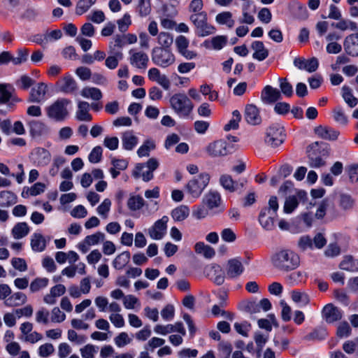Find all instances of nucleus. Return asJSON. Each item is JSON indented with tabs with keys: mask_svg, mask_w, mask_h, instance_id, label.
Masks as SVG:
<instances>
[{
	"mask_svg": "<svg viewBox=\"0 0 358 358\" xmlns=\"http://www.w3.org/2000/svg\"><path fill=\"white\" fill-rule=\"evenodd\" d=\"M272 264L281 271H289L296 268L300 264L299 256L290 250H282L272 257Z\"/></svg>",
	"mask_w": 358,
	"mask_h": 358,
	"instance_id": "obj_1",
	"label": "nucleus"
},
{
	"mask_svg": "<svg viewBox=\"0 0 358 358\" xmlns=\"http://www.w3.org/2000/svg\"><path fill=\"white\" fill-rule=\"evenodd\" d=\"M329 145L323 142H314L307 148L309 166L312 168H320L326 164L324 158L329 155Z\"/></svg>",
	"mask_w": 358,
	"mask_h": 358,
	"instance_id": "obj_2",
	"label": "nucleus"
},
{
	"mask_svg": "<svg viewBox=\"0 0 358 358\" xmlns=\"http://www.w3.org/2000/svg\"><path fill=\"white\" fill-rule=\"evenodd\" d=\"M279 208L278 198L271 196L268 200V206L263 208L259 215V222L266 230L271 231L275 227V218Z\"/></svg>",
	"mask_w": 358,
	"mask_h": 358,
	"instance_id": "obj_3",
	"label": "nucleus"
},
{
	"mask_svg": "<svg viewBox=\"0 0 358 358\" xmlns=\"http://www.w3.org/2000/svg\"><path fill=\"white\" fill-rule=\"evenodd\" d=\"M171 108L182 118H188L192 114L194 104L185 93H176L169 99Z\"/></svg>",
	"mask_w": 358,
	"mask_h": 358,
	"instance_id": "obj_4",
	"label": "nucleus"
},
{
	"mask_svg": "<svg viewBox=\"0 0 358 358\" xmlns=\"http://www.w3.org/2000/svg\"><path fill=\"white\" fill-rule=\"evenodd\" d=\"M210 178L208 173H201L188 181L185 185V190L192 198L197 199L208 186Z\"/></svg>",
	"mask_w": 358,
	"mask_h": 358,
	"instance_id": "obj_5",
	"label": "nucleus"
},
{
	"mask_svg": "<svg viewBox=\"0 0 358 358\" xmlns=\"http://www.w3.org/2000/svg\"><path fill=\"white\" fill-rule=\"evenodd\" d=\"M70 103L71 101L68 99H58L45 108L48 117L56 122L64 121L69 115L67 106Z\"/></svg>",
	"mask_w": 358,
	"mask_h": 358,
	"instance_id": "obj_6",
	"label": "nucleus"
},
{
	"mask_svg": "<svg viewBox=\"0 0 358 358\" xmlns=\"http://www.w3.org/2000/svg\"><path fill=\"white\" fill-rule=\"evenodd\" d=\"M159 166V162L155 158H150L146 163L136 164L132 176L135 178H142L143 181L148 182L153 178V171Z\"/></svg>",
	"mask_w": 358,
	"mask_h": 358,
	"instance_id": "obj_7",
	"label": "nucleus"
},
{
	"mask_svg": "<svg viewBox=\"0 0 358 358\" xmlns=\"http://www.w3.org/2000/svg\"><path fill=\"white\" fill-rule=\"evenodd\" d=\"M285 138L284 127L278 123L271 124L266 129L265 143L275 148L281 145Z\"/></svg>",
	"mask_w": 358,
	"mask_h": 358,
	"instance_id": "obj_8",
	"label": "nucleus"
},
{
	"mask_svg": "<svg viewBox=\"0 0 358 358\" xmlns=\"http://www.w3.org/2000/svg\"><path fill=\"white\" fill-rule=\"evenodd\" d=\"M152 62L162 67H167L175 62V57L169 49L156 47L152 52Z\"/></svg>",
	"mask_w": 358,
	"mask_h": 358,
	"instance_id": "obj_9",
	"label": "nucleus"
},
{
	"mask_svg": "<svg viewBox=\"0 0 358 358\" xmlns=\"http://www.w3.org/2000/svg\"><path fill=\"white\" fill-rule=\"evenodd\" d=\"M308 200L307 192L302 189H298L294 195H289L285 198L283 211L286 214L293 213L298 207L299 203H305Z\"/></svg>",
	"mask_w": 358,
	"mask_h": 358,
	"instance_id": "obj_10",
	"label": "nucleus"
},
{
	"mask_svg": "<svg viewBox=\"0 0 358 358\" xmlns=\"http://www.w3.org/2000/svg\"><path fill=\"white\" fill-rule=\"evenodd\" d=\"M56 90L66 94H75L78 91V84L71 74H66L57 80Z\"/></svg>",
	"mask_w": 358,
	"mask_h": 358,
	"instance_id": "obj_11",
	"label": "nucleus"
},
{
	"mask_svg": "<svg viewBox=\"0 0 358 358\" xmlns=\"http://www.w3.org/2000/svg\"><path fill=\"white\" fill-rule=\"evenodd\" d=\"M206 152L210 157H220L229 154L230 148L224 140H217L209 143L206 148Z\"/></svg>",
	"mask_w": 358,
	"mask_h": 358,
	"instance_id": "obj_12",
	"label": "nucleus"
},
{
	"mask_svg": "<svg viewBox=\"0 0 358 358\" xmlns=\"http://www.w3.org/2000/svg\"><path fill=\"white\" fill-rule=\"evenodd\" d=\"M168 222L169 217L166 215L157 220L148 229V234L150 238L155 240L162 239L166 233Z\"/></svg>",
	"mask_w": 358,
	"mask_h": 358,
	"instance_id": "obj_13",
	"label": "nucleus"
},
{
	"mask_svg": "<svg viewBox=\"0 0 358 358\" xmlns=\"http://www.w3.org/2000/svg\"><path fill=\"white\" fill-rule=\"evenodd\" d=\"M129 63L131 66L140 69H145L149 62L148 56L142 51H136L134 49L129 50Z\"/></svg>",
	"mask_w": 358,
	"mask_h": 358,
	"instance_id": "obj_14",
	"label": "nucleus"
},
{
	"mask_svg": "<svg viewBox=\"0 0 358 358\" xmlns=\"http://www.w3.org/2000/svg\"><path fill=\"white\" fill-rule=\"evenodd\" d=\"M220 182L221 185L230 192L237 191L244 187L247 180L245 179L241 180L239 182L234 181L231 176L224 174L220 176Z\"/></svg>",
	"mask_w": 358,
	"mask_h": 358,
	"instance_id": "obj_15",
	"label": "nucleus"
},
{
	"mask_svg": "<svg viewBox=\"0 0 358 358\" xmlns=\"http://www.w3.org/2000/svg\"><path fill=\"white\" fill-rule=\"evenodd\" d=\"M244 271V267L240 259L237 258L229 259L227 265V276L229 278H236L240 276Z\"/></svg>",
	"mask_w": 358,
	"mask_h": 358,
	"instance_id": "obj_16",
	"label": "nucleus"
},
{
	"mask_svg": "<svg viewBox=\"0 0 358 358\" xmlns=\"http://www.w3.org/2000/svg\"><path fill=\"white\" fill-rule=\"evenodd\" d=\"M294 64L299 69H304L309 73H313L318 69L319 62L316 57H312L310 59L296 57L294 60Z\"/></svg>",
	"mask_w": 358,
	"mask_h": 358,
	"instance_id": "obj_17",
	"label": "nucleus"
},
{
	"mask_svg": "<svg viewBox=\"0 0 358 358\" xmlns=\"http://www.w3.org/2000/svg\"><path fill=\"white\" fill-rule=\"evenodd\" d=\"M31 155L34 162L36 163L38 166H47L51 160V154L48 150L43 148H35L32 151Z\"/></svg>",
	"mask_w": 358,
	"mask_h": 358,
	"instance_id": "obj_18",
	"label": "nucleus"
},
{
	"mask_svg": "<svg viewBox=\"0 0 358 358\" xmlns=\"http://www.w3.org/2000/svg\"><path fill=\"white\" fill-rule=\"evenodd\" d=\"M47 85L44 83H39L31 90L29 101L31 103H41L45 99Z\"/></svg>",
	"mask_w": 358,
	"mask_h": 358,
	"instance_id": "obj_19",
	"label": "nucleus"
},
{
	"mask_svg": "<svg viewBox=\"0 0 358 358\" xmlns=\"http://www.w3.org/2000/svg\"><path fill=\"white\" fill-rule=\"evenodd\" d=\"M245 119L248 123L252 125H257L262 122L259 110L256 106L248 104L245 106Z\"/></svg>",
	"mask_w": 358,
	"mask_h": 358,
	"instance_id": "obj_20",
	"label": "nucleus"
},
{
	"mask_svg": "<svg viewBox=\"0 0 358 358\" xmlns=\"http://www.w3.org/2000/svg\"><path fill=\"white\" fill-rule=\"evenodd\" d=\"M346 53L352 57L358 56V34L348 36L343 43Z\"/></svg>",
	"mask_w": 358,
	"mask_h": 358,
	"instance_id": "obj_21",
	"label": "nucleus"
},
{
	"mask_svg": "<svg viewBox=\"0 0 358 358\" xmlns=\"http://www.w3.org/2000/svg\"><path fill=\"white\" fill-rule=\"evenodd\" d=\"M281 97L280 92L270 85H266L262 90L261 98L264 103H273Z\"/></svg>",
	"mask_w": 358,
	"mask_h": 358,
	"instance_id": "obj_22",
	"label": "nucleus"
},
{
	"mask_svg": "<svg viewBox=\"0 0 358 358\" xmlns=\"http://www.w3.org/2000/svg\"><path fill=\"white\" fill-rule=\"evenodd\" d=\"M90 104L84 101L78 103V109L76 113V117L79 121L90 122L92 120V115L89 113Z\"/></svg>",
	"mask_w": 358,
	"mask_h": 358,
	"instance_id": "obj_23",
	"label": "nucleus"
},
{
	"mask_svg": "<svg viewBox=\"0 0 358 358\" xmlns=\"http://www.w3.org/2000/svg\"><path fill=\"white\" fill-rule=\"evenodd\" d=\"M47 242V240L41 234L34 233L31 237V248L34 252H41L45 250Z\"/></svg>",
	"mask_w": 358,
	"mask_h": 358,
	"instance_id": "obj_24",
	"label": "nucleus"
},
{
	"mask_svg": "<svg viewBox=\"0 0 358 358\" xmlns=\"http://www.w3.org/2000/svg\"><path fill=\"white\" fill-rule=\"evenodd\" d=\"M315 133L320 138L327 141H335L339 132L330 127L319 126L315 128Z\"/></svg>",
	"mask_w": 358,
	"mask_h": 358,
	"instance_id": "obj_25",
	"label": "nucleus"
},
{
	"mask_svg": "<svg viewBox=\"0 0 358 358\" xmlns=\"http://www.w3.org/2000/svg\"><path fill=\"white\" fill-rule=\"evenodd\" d=\"M254 50L252 57L258 61H263L268 56V50L265 48L262 41H256L251 45Z\"/></svg>",
	"mask_w": 358,
	"mask_h": 358,
	"instance_id": "obj_26",
	"label": "nucleus"
},
{
	"mask_svg": "<svg viewBox=\"0 0 358 358\" xmlns=\"http://www.w3.org/2000/svg\"><path fill=\"white\" fill-rule=\"evenodd\" d=\"M206 272L209 276L210 275H215L213 278V282L218 285H222L224 282V273L221 267L217 264H211L206 268Z\"/></svg>",
	"mask_w": 358,
	"mask_h": 358,
	"instance_id": "obj_27",
	"label": "nucleus"
},
{
	"mask_svg": "<svg viewBox=\"0 0 358 358\" xmlns=\"http://www.w3.org/2000/svg\"><path fill=\"white\" fill-rule=\"evenodd\" d=\"M203 203L210 210L217 208L221 203L220 194L217 192L210 191L206 194Z\"/></svg>",
	"mask_w": 358,
	"mask_h": 358,
	"instance_id": "obj_28",
	"label": "nucleus"
},
{
	"mask_svg": "<svg viewBox=\"0 0 358 358\" xmlns=\"http://www.w3.org/2000/svg\"><path fill=\"white\" fill-rule=\"evenodd\" d=\"M30 133L32 136H40L48 133V128L43 122L38 120H32L29 122Z\"/></svg>",
	"mask_w": 358,
	"mask_h": 358,
	"instance_id": "obj_29",
	"label": "nucleus"
},
{
	"mask_svg": "<svg viewBox=\"0 0 358 358\" xmlns=\"http://www.w3.org/2000/svg\"><path fill=\"white\" fill-rule=\"evenodd\" d=\"M17 202V196L10 191L0 192V206L9 207Z\"/></svg>",
	"mask_w": 358,
	"mask_h": 358,
	"instance_id": "obj_30",
	"label": "nucleus"
},
{
	"mask_svg": "<svg viewBox=\"0 0 358 358\" xmlns=\"http://www.w3.org/2000/svg\"><path fill=\"white\" fill-rule=\"evenodd\" d=\"M113 167L109 169L113 178H116L120 171L125 170L128 166V162L126 159H113L111 161Z\"/></svg>",
	"mask_w": 358,
	"mask_h": 358,
	"instance_id": "obj_31",
	"label": "nucleus"
},
{
	"mask_svg": "<svg viewBox=\"0 0 358 358\" xmlns=\"http://www.w3.org/2000/svg\"><path fill=\"white\" fill-rule=\"evenodd\" d=\"M172 218L177 222L185 220L189 215V209L187 206L180 205L171 211Z\"/></svg>",
	"mask_w": 358,
	"mask_h": 358,
	"instance_id": "obj_32",
	"label": "nucleus"
},
{
	"mask_svg": "<svg viewBox=\"0 0 358 358\" xmlns=\"http://www.w3.org/2000/svg\"><path fill=\"white\" fill-rule=\"evenodd\" d=\"M215 21L222 25H226L231 29L235 24V21L232 19V13L229 11H224L218 13L215 17Z\"/></svg>",
	"mask_w": 358,
	"mask_h": 358,
	"instance_id": "obj_33",
	"label": "nucleus"
},
{
	"mask_svg": "<svg viewBox=\"0 0 358 358\" xmlns=\"http://www.w3.org/2000/svg\"><path fill=\"white\" fill-rule=\"evenodd\" d=\"M81 96L86 99H91L94 101L100 100L102 96L101 91L96 88L92 87H85L81 90Z\"/></svg>",
	"mask_w": 358,
	"mask_h": 358,
	"instance_id": "obj_34",
	"label": "nucleus"
},
{
	"mask_svg": "<svg viewBox=\"0 0 358 358\" xmlns=\"http://www.w3.org/2000/svg\"><path fill=\"white\" fill-rule=\"evenodd\" d=\"M111 53L112 55L106 58L105 65L108 69L113 70L117 67L119 62L122 59L123 54L120 51L111 52Z\"/></svg>",
	"mask_w": 358,
	"mask_h": 358,
	"instance_id": "obj_35",
	"label": "nucleus"
},
{
	"mask_svg": "<svg viewBox=\"0 0 358 358\" xmlns=\"http://www.w3.org/2000/svg\"><path fill=\"white\" fill-rule=\"evenodd\" d=\"M14 88L10 84H0V104H5L10 101Z\"/></svg>",
	"mask_w": 358,
	"mask_h": 358,
	"instance_id": "obj_36",
	"label": "nucleus"
},
{
	"mask_svg": "<svg viewBox=\"0 0 358 358\" xmlns=\"http://www.w3.org/2000/svg\"><path fill=\"white\" fill-rule=\"evenodd\" d=\"M29 232V227L26 222L16 224L12 229V235L15 239L22 238Z\"/></svg>",
	"mask_w": 358,
	"mask_h": 358,
	"instance_id": "obj_37",
	"label": "nucleus"
},
{
	"mask_svg": "<svg viewBox=\"0 0 358 358\" xmlns=\"http://www.w3.org/2000/svg\"><path fill=\"white\" fill-rule=\"evenodd\" d=\"M194 249L197 254H201L206 258H212L215 255V250L212 247L204 244L203 242L196 243L194 245Z\"/></svg>",
	"mask_w": 358,
	"mask_h": 358,
	"instance_id": "obj_38",
	"label": "nucleus"
},
{
	"mask_svg": "<svg viewBox=\"0 0 358 358\" xmlns=\"http://www.w3.org/2000/svg\"><path fill=\"white\" fill-rule=\"evenodd\" d=\"M227 41L228 38L226 36H216L213 37L210 41H206L205 43L208 47H210L208 45V44H210L213 49L219 50L227 45Z\"/></svg>",
	"mask_w": 358,
	"mask_h": 358,
	"instance_id": "obj_39",
	"label": "nucleus"
},
{
	"mask_svg": "<svg viewBox=\"0 0 358 358\" xmlns=\"http://www.w3.org/2000/svg\"><path fill=\"white\" fill-rule=\"evenodd\" d=\"M130 260V252L125 251L118 255L113 262V265L117 270L122 269Z\"/></svg>",
	"mask_w": 358,
	"mask_h": 358,
	"instance_id": "obj_40",
	"label": "nucleus"
},
{
	"mask_svg": "<svg viewBox=\"0 0 358 358\" xmlns=\"http://www.w3.org/2000/svg\"><path fill=\"white\" fill-rule=\"evenodd\" d=\"M27 300V297L25 294L17 292L7 299L6 303L13 306H20L25 303Z\"/></svg>",
	"mask_w": 358,
	"mask_h": 358,
	"instance_id": "obj_41",
	"label": "nucleus"
},
{
	"mask_svg": "<svg viewBox=\"0 0 358 358\" xmlns=\"http://www.w3.org/2000/svg\"><path fill=\"white\" fill-rule=\"evenodd\" d=\"M216 31V28L208 24V20L203 22L196 28V33L199 36L205 37L213 34Z\"/></svg>",
	"mask_w": 358,
	"mask_h": 358,
	"instance_id": "obj_42",
	"label": "nucleus"
},
{
	"mask_svg": "<svg viewBox=\"0 0 358 358\" xmlns=\"http://www.w3.org/2000/svg\"><path fill=\"white\" fill-rule=\"evenodd\" d=\"M145 203L144 199L140 195L132 196L127 201L128 208L133 211L141 209Z\"/></svg>",
	"mask_w": 358,
	"mask_h": 358,
	"instance_id": "obj_43",
	"label": "nucleus"
},
{
	"mask_svg": "<svg viewBox=\"0 0 358 358\" xmlns=\"http://www.w3.org/2000/svg\"><path fill=\"white\" fill-rule=\"evenodd\" d=\"M342 96L350 108H353L357 105L358 99L353 96L349 87L345 85L342 87Z\"/></svg>",
	"mask_w": 358,
	"mask_h": 358,
	"instance_id": "obj_44",
	"label": "nucleus"
},
{
	"mask_svg": "<svg viewBox=\"0 0 358 358\" xmlns=\"http://www.w3.org/2000/svg\"><path fill=\"white\" fill-rule=\"evenodd\" d=\"M138 143V138L131 133L127 132L122 137V145L125 150H132Z\"/></svg>",
	"mask_w": 358,
	"mask_h": 358,
	"instance_id": "obj_45",
	"label": "nucleus"
},
{
	"mask_svg": "<svg viewBox=\"0 0 358 358\" xmlns=\"http://www.w3.org/2000/svg\"><path fill=\"white\" fill-rule=\"evenodd\" d=\"M48 282L49 280L47 278H36L31 281L29 285V290L32 293L37 292L46 287Z\"/></svg>",
	"mask_w": 358,
	"mask_h": 358,
	"instance_id": "obj_46",
	"label": "nucleus"
},
{
	"mask_svg": "<svg viewBox=\"0 0 358 358\" xmlns=\"http://www.w3.org/2000/svg\"><path fill=\"white\" fill-rule=\"evenodd\" d=\"M291 298L295 303L300 306H305L310 301L308 295L306 293L300 291H292L291 292Z\"/></svg>",
	"mask_w": 358,
	"mask_h": 358,
	"instance_id": "obj_47",
	"label": "nucleus"
},
{
	"mask_svg": "<svg viewBox=\"0 0 358 358\" xmlns=\"http://www.w3.org/2000/svg\"><path fill=\"white\" fill-rule=\"evenodd\" d=\"M254 340L257 345V357L259 358L262 355V351L264 346V345L268 341V336L263 335L260 332H256L254 336Z\"/></svg>",
	"mask_w": 358,
	"mask_h": 358,
	"instance_id": "obj_48",
	"label": "nucleus"
},
{
	"mask_svg": "<svg viewBox=\"0 0 358 358\" xmlns=\"http://www.w3.org/2000/svg\"><path fill=\"white\" fill-rule=\"evenodd\" d=\"M241 120V115L237 110L233 111L232 117L229 122L224 125V129L226 131H230L231 129H237L239 127V122Z\"/></svg>",
	"mask_w": 358,
	"mask_h": 358,
	"instance_id": "obj_49",
	"label": "nucleus"
},
{
	"mask_svg": "<svg viewBox=\"0 0 358 358\" xmlns=\"http://www.w3.org/2000/svg\"><path fill=\"white\" fill-rule=\"evenodd\" d=\"M96 0H79L76 8L77 15H83L86 13L90 7L96 3Z\"/></svg>",
	"mask_w": 358,
	"mask_h": 358,
	"instance_id": "obj_50",
	"label": "nucleus"
},
{
	"mask_svg": "<svg viewBox=\"0 0 358 358\" xmlns=\"http://www.w3.org/2000/svg\"><path fill=\"white\" fill-rule=\"evenodd\" d=\"M331 25L332 27L341 31H345L347 29L355 31L357 29V26L355 22L346 20H341L339 22L336 23H332Z\"/></svg>",
	"mask_w": 358,
	"mask_h": 358,
	"instance_id": "obj_51",
	"label": "nucleus"
},
{
	"mask_svg": "<svg viewBox=\"0 0 358 358\" xmlns=\"http://www.w3.org/2000/svg\"><path fill=\"white\" fill-rule=\"evenodd\" d=\"M173 38L171 34L167 32H161L158 36V43L162 48L169 49L173 44Z\"/></svg>",
	"mask_w": 358,
	"mask_h": 358,
	"instance_id": "obj_52",
	"label": "nucleus"
},
{
	"mask_svg": "<svg viewBox=\"0 0 358 358\" xmlns=\"http://www.w3.org/2000/svg\"><path fill=\"white\" fill-rule=\"evenodd\" d=\"M110 200L109 199H105L96 208L98 214L103 219H107L108 216V213L110 210Z\"/></svg>",
	"mask_w": 358,
	"mask_h": 358,
	"instance_id": "obj_53",
	"label": "nucleus"
},
{
	"mask_svg": "<svg viewBox=\"0 0 358 358\" xmlns=\"http://www.w3.org/2000/svg\"><path fill=\"white\" fill-rule=\"evenodd\" d=\"M155 148V144L153 141L147 140L138 148L137 153L139 157H147L151 150Z\"/></svg>",
	"mask_w": 358,
	"mask_h": 358,
	"instance_id": "obj_54",
	"label": "nucleus"
},
{
	"mask_svg": "<svg viewBox=\"0 0 358 358\" xmlns=\"http://www.w3.org/2000/svg\"><path fill=\"white\" fill-rule=\"evenodd\" d=\"M99 348L92 344H87L80 348V354L83 358H94Z\"/></svg>",
	"mask_w": 358,
	"mask_h": 358,
	"instance_id": "obj_55",
	"label": "nucleus"
},
{
	"mask_svg": "<svg viewBox=\"0 0 358 358\" xmlns=\"http://www.w3.org/2000/svg\"><path fill=\"white\" fill-rule=\"evenodd\" d=\"M137 11L141 17H145L151 11L150 0H138Z\"/></svg>",
	"mask_w": 358,
	"mask_h": 358,
	"instance_id": "obj_56",
	"label": "nucleus"
},
{
	"mask_svg": "<svg viewBox=\"0 0 358 358\" xmlns=\"http://www.w3.org/2000/svg\"><path fill=\"white\" fill-rule=\"evenodd\" d=\"M340 268L348 271L355 272L358 271V267L355 265L352 257L347 256L340 264Z\"/></svg>",
	"mask_w": 358,
	"mask_h": 358,
	"instance_id": "obj_57",
	"label": "nucleus"
},
{
	"mask_svg": "<svg viewBox=\"0 0 358 358\" xmlns=\"http://www.w3.org/2000/svg\"><path fill=\"white\" fill-rule=\"evenodd\" d=\"M272 324L275 327H278V324L274 317V315H270V320L260 319L258 320V325L261 329H264L268 331L272 329Z\"/></svg>",
	"mask_w": 358,
	"mask_h": 358,
	"instance_id": "obj_58",
	"label": "nucleus"
},
{
	"mask_svg": "<svg viewBox=\"0 0 358 358\" xmlns=\"http://www.w3.org/2000/svg\"><path fill=\"white\" fill-rule=\"evenodd\" d=\"M105 239V234L98 231L94 234L87 236L85 238V243L90 246L97 245Z\"/></svg>",
	"mask_w": 358,
	"mask_h": 358,
	"instance_id": "obj_59",
	"label": "nucleus"
},
{
	"mask_svg": "<svg viewBox=\"0 0 358 358\" xmlns=\"http://www.w3.org/2000/svg\"><path fill=\"white\" fill-rule=\"evenodd\" d=\"M218 350L223 358H229L232 352V345L228 341H221L218 344Z\"/></svg>",
	"mask_w": 358,
	"mask_h": 358,
	"instance_id": "obj_60",
	"label": "nucleus"
},
{
	"mask_svg": "<svg viewBox=\"0 0 358 358\" xmlns=\"http://www.w3.org/2000/svg\"><path fill=\"white\" fill-rule=\"evenodd\" d=\"M123 304L127 309H135L140 306L138 299L131 294L124 296Z\"/></svg>",
	"mask_w": 358,
	"mask_h": 358,
	"instance_id": "obj_61",
	"label": "nucleus"
},
{
	"mask_svg": "<svg viewBox=\"0 0 358 358\" xmlns=\"http://www.w3.org/2000/svg\"><path fill=\"white\" fill-rule=\"evenodd\" d=\"M189 20L196 28L205 21L208 20L207 13L206 12L192 14Z\"/></svg>",
	"mask_w": 358,
	"mask_h": 358,
	"instance_id": "obj_62",
	"label": "nucleus"
},
{
	"mask_svg": "<svg viewBox=\"0 0 358 358\" xmlns=\"http://www.w3.org/2000/svg\"><path fill=\"white\" fill-rule=\"evenodd\" d=\"M102 157V148L101 146L94 147L88 156L91 163L96 164L101 161Z\"/></svg>",
	"mask_w": 358,
	"mask_h": 358,
	"instance_id": "obj_63",
	"label": "nucleus"
},
{
	"mask_svg": "<svg viewBox=\"0 0 358 358\" xmlns=\"http://www.w3.org/2000/svg\"><path fill=\"white\" fill-rule=\"evenodd\" d=\"M336 334L338 337H348L351 334V328L347 322H341L337 328Z\"/></svg>",
	"mask_w": 358,
	"mask_h": 358,
	"instance_id": "obj_64",
	"label": "nucleus"
}]
</instances>
